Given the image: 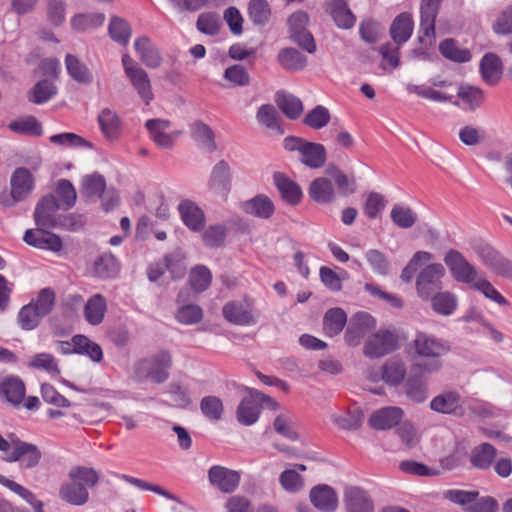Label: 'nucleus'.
Instances as JSON below:
<instances>
[{"label":"nucleus","mask_w":512,"mask_h":512,"mask_svg":"<svg viewBox=\"0 0 512 512\" xmlns=\"http://www.w3.org/2000/svg\"><path fill=\"white\" fill-rule=\"evenodd\" d=\"M480 72L486 83L490 85L496 84L501 75V63L499 58L493 53L484 55L480 63Z\"/></svg>","instance_id":"79ce46f5"},{"label":"nucleus","mask_w":512,"mask_h":512,"mask_svg":"<svg viewBox=\"0 0 512 512\" xmlns=\"http://www.w3.org/2000/svg\"><path fill=\"white\" fill-rule=\"evenodd\" d=\"M104 20L105 15L103 13H80L72 17L71 27L76 31L82 32L101 26Z\"/></svg>","instance_id":"6e6d98bb"},{"label":"nucleus","mask_w":512,"mask_h":512,"mask_svg":"<svg viewBox=\"0 0 512 512\" xmlns=\"http://www.w3.org/2000/svg\"><path fill=\"white\" fill-rule=\"evenodd\" d=\"M10 194L2 193L0 203L11 207L16 202L24 201L34 189V178L31 172L24 167L15 169L10 178Z\"/></svg>","instance_id":"423d86ee"},{"label":"nucleus","mask_w":512,"mask_h":512,"mask_svg":"<svg viewBox=\"0 0 512 512\" xmlns=\"http://www.w3.org/2000/svg\"><path fill=\"white\" fill-rule=\"evenodd\" d=\"M212 281V273L205 265H197L190 270L189 283L196 293L207 290Z\"/></svg>","instance_id":"09e8293b"},{"label":"nucleus","mask_w":512,"mask_h":512,"mask_svg":"<svg viewBox=\"0 0 512 512\" xmlns=\"http://www.w3.org/2000/svg\"><path fill=\"white\" fill-rule=\"evenodd\" d=\"M222 22L220 17L215 12H204L198 16L196 27L197 29L206 35L214 36L217 35L221 29Z\"/></svg>","instance_id":"bf43d9fd"},{"label":"nucleus","mask_w":512,"mask_h":512,"mask_svg":"<svg viewBox=\"0 0 512 512\" xmlns=\"http://www.w3.org/2000/svg\"><path fill=\"white\" fill-rule=\"evenodd\" d=\"M310 198L321 204L330 203L335 198V190L332 182L325 177L314 179L308 190Z\"/></svg>","instance_id":"f704fd0d"},{"label":"nucleus","mask_w":512,"mask_h":512,"mask_svg":"<svg viewBox=\"0 0 512 512\" xmlns=\"http://www.w3.org/2000/svg\"><path fill=\"white\" fill-rule=\"evenodd\" d=\"M57 92V87L49 80L44 79L37 82L28 93V100L35 104L48 102Z\"/></svg>","instance_id":"3c124183"},{"label":"nucleus","mask_w":512,"mask_h":512,"mask_svg":"<svg viewBox=\"0 0 512 512\" xmlns=\"http://www.w3.org/2000/svg\"><path fill=\"white\" fill-rule=\"evenodd\" d=\"M279 65L286 71L297 72L307 66V57L296 48L287 47L279 51L277 55Z\"/></svg>","instance_id":"cd10ccee"},{"label":"nucleus","mask_w":512,"mask_h":512,"mask_svg":"<svg viewBox=\"0 0 512 512\" xmlns=\"http://www.w3.org/2000/svg\"><path fill=\"white\" fill-rule=\"evenodd\" d=\"M330 119L331 114L329 110L322 105H317L303 118V124L312 129L320 130L330 122Z\"/></svg>","instance_id":"13d9d810"},{"label":"nucleus","mask_w":512,"mask_h":512,"mask_svg":"<svg viewBox=\"0 0 512 512\" xmlns=\"http://www.w3.org/2000/svg\"><path fill=\"white\" fill-rule=\"evenodd\" d=\"M65 64L68 74L77 82L89 84L93 77L87 66L82 63L76 56L67 54Z\"/></svg>","instance_id":"c03bdc74"},{"label":"nucleus","mask_w":512,"mask_h":512,"mask_svg":"<svg viewBox=\"0 0 512 512\" xmlns=\"http://www.w3.org/2000/svg\"><path fill=\"white\" fill-rule=\"evenodd\" d=\"M55 300L56 296L54 291L50 288H43L38 292L36 298L30 302V305L34 306V308L45 317L52 312Z\"/></svg>","instance_id":"0e129e2a"},{"label":"nucleus","mask_w":512,"mask_h":512,"mask_svg":"<svg viewBox=\"0 0 512 512\" xmlns=\"http://www.w3.org/2000/svg\"><path fill=\"white\" fill-rule=\"evenodd\" d=\"M310 500L315 508L322 512H333L338 506V497L333 488L321 484L310 491Z\"/></svg>","instance_id":"4be33fe9"},{"label":"nucleus","mask_w":512,"mask_h":512,"mask_svg":"<svg viewBox=\"0 0 512 512\" xmlns=\"http://www.w3.org/2000/svg\"><path fill=\"white\" fill-rule=\"evenodd\" d=\"M82 186L83 195L87 197H101L106 189V181L102 175L93 173L83 178Z\"/></svg>","instance_id":"e2e57ef3"},{"label":"nucleus","mask_w":512,"mask_h":512,"mask_svg":"<svg viewBox=\"0 0 512 512\" xmlns=\"http://www.w3.org/2000/svg\"><path fill=\"white\" fill-rule=\"evenodd\" d=\"M122 65L126 77L129 79L139 97L145 104H150L154 98V94L148 73L127 53L122 56Z\"/></svg>","instance_id":"0eeeda50"},{"label":"nucleus","mask_w":512,"mask_h":512,"mask_svg":"<svg viewBox=\"0 0 512 512\" xmlns=\"http://www.w3.org/2000/svg\"><path fill=\"white\" fill-rule=\"evenodd\" d=\"M441 54L455 62H467L471 58L469 50L459 48L453 39H446L439 45Z\"/></svg>","instance_id":"680f3d73"},{"label":"nucleus","mask_w":512,"mask_h":512,"mask_svg":"<svg viewBox=\"0 0 512 512\" xmlns=\"http://www.w3.org/2000/svg\"><path fill=\"white\" fill-rule=\"evenodd\" d=\"M326 174L333 178L341 195L347 196L355 192V183L350 180L337 166L328 165Z\"/></svg>","instance_id":"052dcab7"},{"label":"nucleus","mask_w":512,"mask_h":512,"mask_svg":"<svg viewBox=\"0 0 512 512\" xmlns=\"http://www.w3.org/2000/svg\"><path fill=\"white\" fill-rule=\"evenodd\" d=\"M457 96L464 104L465 109L470 111L479 108L484 101L483 91L478 87L470 85L459 86Z\"/></svg>","instance_id":"49530a36"},{"label":"nucleus","mask_w":512,"mask_h":512,"mask_svg":"<svg viewBox=\"0 0 512 512\" xmlns=\"http://www.w3.org/2000/svg\"><path fill=\"white\" fill-rule=\"evenodd\" d=\"M241 480L238 471L224 466L214 465L208 470L209 483L225 494L233 493L239 486Z\"/></svg>","instance_id":"ddd939ff"},{"label":"nucleus","mask_w":512,"mask_h":512,"mask_svg":"<svg viewBox=\"0 0 512 512\" xmlns=\"http://www.w3.org/2000/svg\"><path fill=\"white\" fill-rule=\"evenodd\" d=\"M107 311V301L101 294L91 296L84 307V316L91 325H99L103 322Z\"/></svg>","instance_id":"72a5a7b5"},{"label":"nucleus","mask_w":512,"mask_h":512,"mask_svg":"<svg viewBox=\"0 0 512 512\" xmlns=\"http://www.w3.org/2000/svg\"><path fill=\"white\" fill-rule=\"evenodd\" d=\"M242 209L248 214L263 219H269L274 213V205L272 201L263 194L245 201L242 204Z\"/></svg>","instance_id":"e433bc0d"},{"label":"nucleus","mask_w":512,"mask_h":512,"mask_svg":"<svg viewBox=\"0 0 512 512\" xmlns=\"http://www.w3.org/2000/svg\"><path fill=\"white\" fill-rule=\"evenodd\" d=\"M232 173L228 162L220 160L217 162L211 171L208 187L211 191L226 195L231 188Z\"/></svg>","instance_id":"aec40b11"},{"label":"nucleus","mask_w":512,"mask_h":512,"mask_svg":"<svg viewBox=\"0 0 512 512\" xmlns=\"http://www.w3.org/2000/svg\"><path fill=\"white\" fill-rule=\"evenodd\" d=\"M393 223L402 229L411 228L417 221V214L407 206L395 204L390 213Z\"/></svg>","instance_id":"5fc2aeb1"},{"label":"nucleus","mask_w":512,"mask_h":512,"mask_svg":"<svg viewBox=\"0 0 512 512\" xmlns=\"http://www.w3.org/2000/svg\"><path fill=\"white\" fill-rule=\"evenodd\" d=\"M257 121L268 129L274 130L279 134H283L284 131L280 126L279 113L276 108L271 104H264L258 108L256 113Z\"/></svg>","instance_id":"8fccbe9b"},{"label":"nucleus","mask_w":512,"mask_h":512,"mask_svg":"<svg viewBox=\"0 0 512 512\" xmlns=\"http://www.w3.org/2000/svg\"><path fill=\"white\" fill-rule=\"evenodd\" d=\"M284 148L288 151H298L300 162L311 169L321 168L326 162V149L320 143L290 136L284 139Z\"/></svg>","instance_id":"39448f33"},{"label":"nucleus","mask_w":512,"mask_h":512,"mask_svg":"<svg viewBox=\"0 0 512 512\" xmlns=\"http://www.w3.org/2000/svg\"><path fill=\"white\" fill-rule=\"evenodd\" d=\"M327 6L330 15L339 28L350 29L354 26L356 17L345 0H329Z\"/></svg>","instance_id":"a878e982"},{"label":"nucleus","mask_w":512,"mask_h":512,"mask_svg":"<svg viewBox=\"0 0 512 512\" xmlns=\"http://www.w3.org/2000/svg\"><path fill=\"white\" fill-rule=\"evenodd\" d=\"M134 48L140 61L149 68H157L162 63V56L151 40L146 36L138 37L134 41Z\"/></svg>","instance_id":"393cba45"},{"label":"nucleus","mask_w":512,"mask_h":512,"mask_svg":"<svg viewBox=\"0 0 512 512\" xmlns=\"http://www.w3.org/2000/svg\"><path fill=\"white\" fill-rule=\"evenodd\" d=\"M25 384L16 376L6 378L0 385V394L13 406H19L25 397Z\"/></svg>","instance_id":"c85d7f7f"},{"label":"nucleus","mask_w":512,"mask_h":512,"mask_svg":"<svg viewBox=\"0 0 512 512\" xmlns=\"http://www.w3.org/2000/svg\"><path fill=\"white\" fill-rule=\"evenodd\" d=\"M0 484L6 486L14 493L18 494L21 498H23L27 503H29L35 512H44L43 503L36 498V496L24 486L6 478L5 476L0 474Z\"/></svg>","instance_id":"603ef678"},{"label":"nucleus","mask_w":512,"mask_h":512,"mask_svg":"<svg viewBox=\"0 0 512 512\" xmlns=\"http://www.w3.org/2000/svg\"><path fill=\"white\" fill-rule=\"evenodd\" d=\"M413 28L414 22L412 15L407 12L400 13L390 26V36L395 44L401 46L410 39Z\"/></svg>","instance_id":"b1692460"},{"label":"nucleus","mask_w":512,"mask_h":512,"mask_svg":"<svg viewBox=\"0 0 512 512\" xmlns=\"http://www.w3.org/2000/svg\"><path fill=\"white\" fill-rule=\"evenodd\" d=\"M222 313L229 323L238 326H251L258 321V315L253 312L251 306L240 301L227 302Z\"/></svg>","instance_id":"dca6fc26"},{"label":"nucleus","mask_w":512,"mask_h":512,"mask_svg":"<svg viewBox=\"0 0 512 512\" xmlns=\"http://www.w3.org/2000/svg\"><path fill=\"white\" fill-rule=\"evenodd\" d=\"M497 450L490 443H481L474 447L470 453V463L473 467L481 470H487L491 467Z\"/></svg>","instance_id":"c9c22d12"},{"label":"nucleus","mask_w":512,"mask_h":512,"mask_svg":"<svg viewBox=\"0 0 512 512\" xmlns=\"http://www.w3.org/2000/svg\"><path fill=\"white\" fill-rule=\"evenodd\" d=\"M471 289H474L480 293H482L487 299L501 305H507V300L500 294V292L491 284L490 281L483 277H478L475 282L470 286Z\"/></svg>","instance_id":"69168bd1"},{"label":"nucleus","mask_w":512,"mask_h":512,"mask_svg":"<svg viewBox=\"0 0 512 512\" xmlns=\"http://www.w3.org/2000/svg\"><path fill=\"white\" fill-rule=\"evenodd\" d=\"M98 122L105 138L114 139L118 136L121 121L115 111L109 108L103 109L98 115Z\"/></svg>","instance_id":"37998d69"},{"label":"nucleus","mask_w":512,"mask_h":512,"mask_svg":"<svg viewBox=\"0 0 512 512\" xmlns=\"http://www.w3.org/2000/svg\"><path fill=\"white\" fill-rule=\"evenodd\" d=\"M443 0H421L420 2V32L422 43L435 40V22Z\"/></svg>","instance_id":"f8f14e48"},{"label":"nucleus","mask_w":512,"mask_h":512,"mask_svg":"<svg viewBox=\"0 0 512 512\" xmlns=\"http://www.w3.org/2000/svg\"><path fill=\"white\" fill-rule=\"evenodd\" d=\"M412 346L416 356L422 359V362L417 363L416 366L428 374L437 373L442 369L441 358L451 349L447 340L425 332L416 334Z\"/></svg>","instance_id":"f257e3e1"},{"label":"nucleus","mask_w":512,"mask_h":512,"mask_svg":"<svg viewBox=\"0 0 512 512\" xmlns=\"http://www.w3.org/2000/svg\"><path fill=\"white\" fill-rule=\"evenodd\" d=\"M359 35L366 43L375 44L383 37L384 27L373 19H366L359 25Z\"/></svg>","instance_id":"4d7b16f0"},{"label":"nucleus","mask_w":512,"mask_h":512,"mask_svg":"<svg viewBox=\"0 0 512 512\" xmlns=\"http://www.w3.org/2000/svg\"><path fill=\"white\" fill-rule=\"evenodd\" d=\"M445 268L440 263H431L424 267L416 278V291L420 298L428 300L442 289Z\"/></svg>","instance_id":"9d476101"},{"label":"nucleus","mask_w":512,"mask_h":512,"mask_svg":"<svg viewBox=\"0 0 512 512\" xmlns=\"http://www.w3.org/2000/svg\"><path fill=\"white\" fill-rule=\"evenodd\" d=\"M404 389L407 398L414 403H423L428 398L427 384L419 376L408 377Z\"/></svg>","instance_id":"a18cd8bd"},{"label":"nucleus","mask_w":512,"mask_h":512,"mask_svg":"<svg viewBox=\"0 0 512 512\" xmlns=\"http://www.w3.org/2000/svg\"><path fill=\"white\" fill-rule=\"evenodd\" d=\"M43 317L34 306L28 303L20 309L18 323L23 330H33L39 326Z\"/></svg>","instance_id":"774afa93"},{"label":"nucleus","mask_w":512,"mask_h":512,"mask_svg":"<svg viewBox=\"0 0 512 512\" xmlns=\"http://www.w3.org/2000/svg\"><path fill=\"white\" fill-rule=\"evenodd\" d=\"M274 183L282 198L289 204L295 205L302 198L301 188L294 181L280 172L273 175Z\"/></svg>","instance_id":"7c9ffc66"},{"label":"nucleus","mask_w":512,"mask_h":512,"mask_svg":"<svg viewBox=\"0 0 512 512\" xmlns=\"http://www.w3.org/2000/svg\"><path fill=\"white\" fill-rule=\"evenodd\" d=\"M345 507L347 512H373V503L363 490L350 487L345 491Z\"/></svg>","instance_id":"bb28decb"},{"label":"nucleus","mask_w":512,"mask_h":512,"mask_svg":"<svg viewBox=\"0 0 512 512\" xmlns=\"http://www.w3.org/2000/svg\"><path fill=\"white\" fill-rule=\"evenodd\" d=\"M403 417V410L389 406L375 411L369 418V425L376 430H388L396 426Z\"/></svg>","instance_id":"5701e85b"},{"label":"nucleus","mask_w":512,"mask_h":512,"mask_svg":"<svg viewBox=\"0 0 512 512\" xmlns=\"http://www.w3.org/2000/svg\"><path fill=\"white\" fill-rule=\"evenodd\" d=\"M108 33L115 42L127 45L131 37V27L125 19L112 16L108 26Z\"/></svg>","instance_id":"de8ad7c7"},{"label":"nucleus","mask_w":512,"mask_h":512,"mask_svg":"<svg viewBox=\"0 0 512 512\" xmlns=\"http://www.w3.org/2000/svg\"><path fill=\"white\" fill-rule=\"evenodd\" d=\"M248 16L253 24L264 26L270 19L271 9L267 0H250Z\"/></svg>","instance_id":"864d4df0"},{"label":"nucleus","mask_w":512,"mask_h":512,"mask_svg":"<svg viewBox=\"0 0 512 512\" xmlns=\"http://www.w3.org/2000/svg\"><path fill=\"white\" fill-rule=\"evenodd\" d=\"M347 322V316L341 308L329 309L323 318V329L327 336L338 335Z\"/></svg>","instance_id":"58836bf2"},{"label":"nucleus","mask_w":512,"mask_h":512,"mask_svg":"<svg viewBox=\"0 0 512 512\" xmlns=\"http://www.w3.org/2000/svg\"><path fill=\"white\" fill-rule=\"evenodd\" d=\"M120 264L111 253L100 255L94 263V272L101 279L113 278L118 275Z\"/></svg>","instance_id":"ea45409f"},{"label":"nucleus","mask_w":512,"mask_h":512,"mask_svg":"<svg viewBox=\"0 0 512 512\" xmlns=\"http://www.w3.org/2000/svg\"><path fill=\"white\" fill-rule=\"evenodd\" d=\"M56 194L60 200V208L68 210L74 206L77 194L73 184L69 180L61 179L57 183Z\"/></svg>","instance_id":"338daca9"},{"label":"nucleus","mask_w":512,"mask_h":512,"mask_svg":"<svg viewBox=\"0 0 512 512\" xmlns=\"http://www.w3.org/2000/svg\"><path fill=\"white\" fill-rule=\"evenodd\" d=\"M276 103L281 111L290 119H297L303 112L302 101L284 91L276 93Z\"/></svg>","instance_id":"a19ab883"},{"label":"nucleus","mask_w":512,"mask_h":512,"mask_svg":"<svg viewBox=\"0 0 512 512\" xmlns=\"http://www.w3.org/2000/svg\"><path fill=\"white\" fill-rule=\"evenodd\" d=\"M248 395L245 396L239 403L236 410V417L239 423L250 426L259 419L261 413V406L258 398L256 397V390L247 388Z\"/></svg>","instance_id":"a211bd4d"},{"label":"nucleus","mask_w":512,"mask_h":512,"mask_svg":"<svg viewBox=\"0 0 512 512\" xmlns=\"http://www.w3.org/2000/svg\"><path fill=\"white\" fill-rule=\"evenodd\" d=\"M69 481L64 482L59 489L62 501L82 506L89 500L88 488L95 486L99 481V474L93 468L77 466L69 471Z\"/></svg>","instance_id":"f03ea898"},{"label":"nucleus","mask_w":512,"mask_h":512,"mask_svg":"<svg viewBox=\"0 0 512 512\" xmlns=\"http://www.w3.org/2000/svg\"><path fill=\"white\" fill-rule=\"evenodd\" d=\"M73 353L87 355L94 362L103 358L101 346L82 334L73 336Z\"/></svg>","instance_id":"4c0bfd02"},{"label":"nucleus","mask_w":512,"mask_h":512,"mask_svg":"<svg viewBox=\"0 0 512 512\" xmlns=\"http://www.w3.org/2000/svg\"><path fill=\"white\" fill-rule=\"evenodd\" d=\"M397 346V335L391 330L380 329L367 338L363 347V353L371 359L381 358L392 353L396 350Z\"/></svg>","instance_id":"9b49d317"},{"label":"nucleus","mask_w":512,"mask_h":512,"mask_svg":"<svg viewBox=\"0 0 512 512\" xmlns=\"http://www.w3.org/2000/svg\"><path fill=\"white\" fill-rule=\"evenodd\" d=\"M172 366V356L166 350H161L151 357L136 362L135 376L139 380H151L154 383H163L169 378Z\"/></svg>","instance_id":"20e7f679"},{"label":"nucleus","mask_w":512,"mask_h":512,"mask_svg":"<svg viewBox=\"0 0 512 512\" xmlns=\"http://www.w3.org/2000/svg\"><path fill=\"white\" fill-rule=\"evenodd\" d=\"M473 250L482 264L492 273L500 277L512 278V261L495 248L487 243H479L473 246Z\"/></svg>","instance_id":"6e6552de"},{"label":"nucleus","mask_w":512,"mask_h":512,"mask_svg":"<svg viewBox=\"0 0 512 512\" xmlns=\"http://www.w3.org/2000/svg\"><path fill=\"white\" fill-rule=\"evenodd\" d=\"M178 211L183 223L194 232L203 230L206 217L203 210L189 199L182 200L178 205Z\"/></svg>","instance_id":"6ab92c4d"},{"label":"nucleus","mask_w":512,"mask_h":512,"mask_svg":"<svg viewBox=\"0 0 512 512\" xmlns=\"http://www.w3.org/2000/svg\"><path fill=\"white\" fill-rule=\"evenodd\" d=\"M429 407L437 413L461 415L463 413V398L455 389L444 390L430 401Z\"/></svg>","instance_id":"4468645a"},{"label":"nucleus","mask_w":512,"mask_h":512,"mask_svg":"<svg viewBox=\"0 0 512 512\" xmlns=\"http://www.w3.org/2000/svg\"><path fill=\"white\" fill-rule=\"evenodd\" d=\"M405 376L406 365L402 359L390 358L382 366V380L390 386H399Z\"/></svg>","instance_id":"c756f323"},{"label":"nucleus","mask_w":512,"mask_h":512,"mask_svg":"<svg viewBox=\"0 0 512 512\" xmlns=\"http://www.w3.org/2000/svg\"><path fill=\"white\" fill-rule=\"evenodd\" d=\"M0 451L5 453L6 461H20L21 466L26 469L36 467L42 458V453L36 445L24 442L13 434L7 439L0 436Z\"/></svg>","instance_id":"7ed1b4c3"},{"label":"nucleus","mask_w":512,"mask_h":512,"mask_svg":"<svg viewBox=\"0 0 512 512\" xmlns=\"http://www.w3.org/2000/svg\"><path fill=\"white\" fill-rule=\"evenodd\" d=\"M443 260L456 282L466 284L470 287L479 277L478 269L456 249L448 250Z\"/></svg>","instance_id":"1a4fd4ad"},{"label":"nucleus","mask_w":512,"mask_h":512,"mask_svg":"<svg viewBox=\"0 0 512 512\" xmlns=\"http://www.w3.org/2000/svg\"><path fill=\"white\" fill-rule=\"evenodd\" d=\"M60 209V204L55 196L48 195L43 197L37 204L34 212V218L38 227H57L58 220L56 212Z\"/></svg>","instance_id":"f3484780"},{"label":"nucleus","mask_w":512,"mask_h":512,"mask_svg":"<svg viewBox=\"0 0 512 512\" xmlns=\"http://www.w3.org/2000/svg\"><path fill=\"white\" fill-rule=\"evenodd\" d=\"M428 300L433 311L442 316L452 315L458 307L457 296L450 291H437Z\"/></svg>","instance_id":"2f4dec72"},{"label":"nucleus","mask_w":512,"mask_h":512,"mask_svg":"<svg viewBox=\"0 0 512 512\" xmlns=\"http://www.w3.org/2000/svg\"><path fill=\"white\" fill-rule=\"evenodd\" d=\"M47 228L29 229L25 232L23 240L30 246L58 253L63 248L62 239L58 235L46 230Z\"/></svg>","instance_id":"2eb2a0df"},{"label":"nucleus","mask_w":512,"mask_h":512,"mask_svg":"<svg viewBox=\"0 0 512 512\" xmlns=\"http://www.w3.org/2000/svg\"><path fill=\"white\" fill-rule=\"evenodd\" d=\"M191 135L197 145L206 152L212 153L217 149L215 134L211 127L202 121L191 125Z\"/></svg>","instance_id":"473e14b6"},{"label":"nucleus","mask_w":512,"mask_h":512,"mask_svg":"<svg viewBox=\"0 0 512 512\" xmlns=\"http://www.w3.org/2000/svg\"><path fill=\"white\" fill-rule=\"evenodd\" d=\"M171 123L165 119H149L145 126L153 141L161 148L169 149L174 145L180 132L166 133Z\"/></svg>","instance_id":"412c9836"}]
</instances>
